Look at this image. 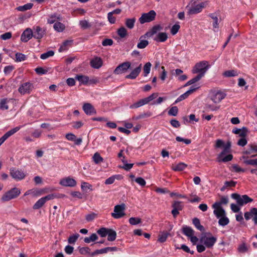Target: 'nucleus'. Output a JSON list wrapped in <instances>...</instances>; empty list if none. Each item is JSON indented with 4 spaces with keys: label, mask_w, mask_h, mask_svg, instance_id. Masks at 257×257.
<instances>
[{
    "label": "nucleus",
    "mask_w": 257,
    "mask_h": 257,
    "mask_svg": "<svg viewBox=\"0 0 257 257\" xmlns=\"http://www.w3.org/2000/svg\"><path fill=\"white\" fill-rule=\"evenodd\" d=\"M244 218L246 220L252 218L254 224H257V208H251L249 211L244 213Z\"/></svg>",
    "instance_id": "9"
},
{
    "label": "nucleus",
    "mask_w": 257,
    "mask_h": 257,
    "mask_svg": "<svg viewBox=\"0 0 257 257\" xmlns=\"http://www.w3.org/2000/svg\"><path fill=\"white\" fill-rule=\"evenodd\" d=\"M59 184L63 186L73 187L76 186V181L74 179L67 177L62 178Z\"/></svg>",
    "instance_id": "12"
},
{
    "label": "nucleus",
    "mask_w": 257,
    "mask_h": 257,
    "mask_svg": "<svg viewBox=\"0 0 257 257\" xmlns=\"http://www.w3.org/2000/svg\"><path fill=\"white\" fill-rule=\"evenodd\" d=\"M229 222V220L226 215L219 218L218 220V224L219 225L224 226L227 225Z\"/></svg>",
    "instance_id": "40"
},
{
    "label": "nucleus",
    "mask_w": 257,
    "mask_h": 257,
    "mask_svg": "<svg viewBox=\"0 0 257 257\" xmlns=\"http://www.w3.org/2000/svg\"><path fill=\"white\" fill-rule=\"evenodd\" d=\"M232 167V171H233L236 173H241L244 172L245 170L240 167L238 165L236 164H233L231 166Z\"/></svg>",
    "instance_id": "56"
},
{
    "label": "nucleus",
    "mask_w": 257,
    "mask_h": 257,
    "mask_svg": "<svg viewBox=\"0 0 257 257\" xmlns=\"http://www.w3.org/2000/svg\"><path fill=\"white\" fill-rule=\"evenodd\" d=\"M152 64L150 62H147L144 67V76L146 77L150 72Z\"/></svg>",
    "instance_id": "49"
},
{
    "label": "nucleus",
    "mask_w": 257,
    "mask_h": 257,
    "mask_svg": "<svg viewBox=\"0 0 257 257\" xmlns=\"http://www.w3.org/2000/svg\"><path fill=\"white\" fill-rule=\"evenodd\" d=\"M142 70V64H139L135 68H134L130 74L126 75L125 78L127 79H135L140 73Z\"/></svg>",
    "instance_id": "15"
},
{
    "label": "nucleus",
    "mask_w": 257,
    "mask_h": 257,
    "mask_svg": "<svg viewBox=\"0 0 257 257\" xmlns=\"http://www.w3.org/2000/svg\"><path fill=\"white\" fill-rule=\"evenodd\" d=\"M209 16L213 20V31L216 32L218 31V19L214 14H210Z\"/></svg>",
    "instance_id": "30"
},
{
    "label": "nucleus",
    "mask_w": 257,
    "mask_h": 257,
    "mask_svg": "<svg viewBox=\"0 0 257 257\" xmlns=\"http://www.w3.org/2000/svg\"><path fill=\"white\" fill-rule=\"evenodd\" d=\"M169 234V233H168V232H163V233H162L159 236L158 240L160 242H165L166 240V239H167Z\"/></svg>",
    "instance_id": "64"
},
{
    "label": "nucleus",
    "mask_w": 257,
    "mask_h": 257,
    "mask_svg": "<svg viewBox=\"0 0 257 257\" xmlns=\"http://www.w3.org/2000/svg\"><path fill=\"white\" fill-rule=\"evenodd\" d=\"M107 233V240L110 241H113L115 240L116 237V232L115 231L112 229L109 228V231Z\"/></svg>",
    "instance_id": "36"
},
{
    "label": "nucleus",
    "mask_w": 257,
    "mask_h": 257,
    "mask_svg": "<svg viewBox=\"0 0 257 257\" xmlns=\"http://www.w3.org/2000/svg\"><path fill=\"white\" fill-rule=\"evenodd\" d=\"M33 5L32 3H28L24 5V6H19L17 8V10L19 11L23 12L26 10H30Z\"/></svg>",
    "instance_id": "43"
},
{
    "label": "nucleus",
    "mask_w": 257,
    "mask_h": 257,
    "mask_svg": "<svg viewBox=\"0 0 257 257\" xmlns=\"http://www.w3.org/2000/svg\"><path fill=\"white\" fill-rule=\"evenodd\" d=\"M53 28L54 30L58 32H62L65 29V25L61 22H56L54 24Z\"/></svg>",
    "instance_id": "34"
},
{
    "label": "nucleus",
    "mask_w": 257,
    "mask_h": 257,
    "mask_svg": "<svg viewBox=\"0 0 257 257\" xmlns=\"http://www.w3.org/2000/svg\"><path fill=\"white\" fill-rule=\"evenodd\" d=\"M136 22V19L135 18L131 19H127L125 20V25L130 29H132L134 28L135 23Z\"/></svg>",
    "instance_id": "44"
},
{
    "label": "nucleus",
    "mask_w": 257,
    "mask_h": 257,
    "mask_svg": "<svg viewBox=\"0 0 257 257\" xmlns=\"http://www.w3.org/2000/svg\"><path fill=\"white\" fill-rule=\"evenodd\" d=\"M180 26L179 24L174 25L171 29V33L172 35H176L180 29Z\"/></svg>",
    "instance_id": "60"
},
{
    "label": "nucleus",
    "mask_w": 257,
    "mask_h": 257,
    "mask_svg": "<svg viewBox=\"0 0 257 257\" xmlns=\"http://www.w3.org/2000/svg\"><path fill=\"white\" fill-rule=\"evenodd\" d=\"M93 160L94 163L96 164L100 163V162H103V159L98 153H95L93 157Z\"/></svg>",
    "instance_id": "50"
},
{
    "label": "nucleus",
    "mask_w": 257,
    "mask_h": 257,
    "mask_svg": "<svg viewBox=\"0 0 257 257\" xmlns=\"http://www.w3.org/2000/svg\"><path fill=\"white\" fill-rule=\"evenodd\" d=\"M232 158L233 156L231 154H228L225 157H221L220 158H218V157H217V160L219 162H222L225 163L232 160Z\"/></svg>",
    "instance_id": "46"
},
{
    "label": "nucleus",
    "mask_w": 257,
    "mask_h": 257,
    "mask_svg": "<svg viewBox=\"0 0 257 257\" xmlns=\"http://www.w3.org/2000/svg\"><path fill=\"white\" fill-rule=\"evenodd\" d=\"M231 197L236 200L237 205L239 206H243L253 201V199L247 195H240L237 193H233L231 195Z\"/></svg>",
    "instance_id": "3"
},
{
    "label": "nucleus",
    "mask_w": 257,
    "mask_h": 257,
    "mask_svg": "<svg viewBox=\"0 0 257 257\" xmlns=\"http://www.w3.org/2000/svg\"><path fill=\"white\" fill-rule=\"evenodd\" d=\"M26 56L21 53H17L16 54V62H22L25 61L26 59Z\"/></svg>",
    "instance_id": "54"
},
{
    "label": "nucleus",
    "mask_w": 257,
    "mask_h": 257,
    "mask_svg": "<svg viewBox=\"0 0 257 257\" xmlns=\"http://www.w3.org/2000/svg\"><path fill=\"white\" fill-rule=\"evenodd\" d=\"M178 112V109L177 106L172 107L168 111V114L171 116H176Z\"/></svg>",
    "instance_id": "58"
},
{
    "label": "nucleus",
    "mask_w": 257,
    "mask_h": 257,
    "mask_svg": "<svg viewBox=\"0 0 257 257\" xmlns=\"http://www.w3.org/2000/svg\"><path fill=\"white\" fill-rule=\"evenodd\" d=\"M33 37L37 39H41L44 35L45 32L40 26L34 28Z\"/></svg>",
    "instance_id": "17"
},
{
    "label": "nucleus",
    "mask_w": 257,
    "mask_h": 257,
    "mask_svg": "<svg viewBox=\"0 0 257 257\" xmlns=\"http://www.w3.org/2000/svg\"><path fill=\"white\" fill-rule=\"evenodd\" d=\"M223 75L225 77H232L237 75V72L234 70H228L224 72Z\"/></svg>",
    "instance_id": "63"
},
{
    "label": "nucleus",
    "mask_w": 257,
    "mask_h": 257,
    "mask_svg": "<svg viewBox=\"0 0 257 257\" xmlns=\"http://www.w3.org/2000/svg\"><path fill=\"white\" fill-rule=\"evenodd\" d=\"M205 6L204 3H201L198 5L195 6L194 7L191 8L189 10V13L190 14H198L201 12L203 8Z\"/></svg>",
    "instance_id": "21"
},
{
    "label": "nucleus",
    "mask_w": 257,
    "mask_h": 257,
    "mask_svg": "<svg viewBox=\"0 0 257 257\" xmlns=\"http://www.w3.org/2000/svg\"><path fill=\"white\" fill-rule=\"evenodd\" d=\"M45 201L43 197L39 199L33 205L34 209H38L41 208L45 203Z\"/></svg>",
    "instance_id": "41"
},
{
    "label": "nucleus",
    "mask_w": 257,
    "mask_h": 257,
    "mask_svg": "<svg viewBox=\"0 0 257 257\" xmlns=\"http://www.w3.org/2000/svg\"><path fill=\"white\" fill-rule=\"evenodd\" d=\"M226 96V94L222 91H213L210 94V98L215 103H219Z\"/></svg>",
    "instance_id": "5"
},
{
    "label": "nucleus",
    "mask_w": 257,
    "mask_h": 257,
    "mask_svg": "<svg viewBox=\"0 0 257 257\" xmlns=\"http://www.w3.org/2000/svg\"><path fill=\"white\" fill-rule=\"evenodd\" d=\"M129 222L132 225H137L141 222V219L137 217H131L129 219Z\"/></svg>",
    "instance_id": "62"
},
{
    "label": "nucleus",
    "mask_w": 257,
    "mask_h": 257,
    "mask_svg": "<svg viewBox=\"0 0 257 257\" xmlns=\"http://www.w3.org/2000/svg\"><path fill=\"white\" fill-rule=\"evenodd\" d=\"M80 236V235L78 233H75L72 235H70L68 239V242L70 244H74L76 241V240L78 239L79 237Z\"/></svg>",
    "instance_id": "48"
},
{
    "label": "nucleus",
    "mask_w": 257,
    "mask_h": 257,
    "mask_svg": "<svg viewBox=\"0 0 257 257\" xmlns=\"http://www.w3.org/2000/svg\"><path fill=\"white\" fill-rule=\"evenodd\" d=\"M214 209L213 213L217 218L224 216L226 215L225 210L222 206H218V207H212Z\"/></svg>",
    "instance_id": "20"
},
{
    "label": "nucleus",
    "mask_w": 257,
    "mask_h": 257,
    "mask_svg": "<svg viewBox=\"0 0 257 257\" xmlns=\"http://www.w3.org/2000/svg\"><path fill=\"white\" fill-rule=\"evenodd\" d=\"M42 194V190L38 189H32L27 191L24 193V196H28L29 195H32L33 197L40 196Z\"/></svg>",
    "instance_id": "24"
},
{
    "label": "nucleus",
    "mask_w": 257,
    "mask_h": 257,
    "mask_svg": "<svg viewBox=\"0 0 257 257\" xmlns=\"http://www.w3.org/2000/svg\"><path fill=\"white\" fill-rule=\"evenodd\" d=\"M147 37L146 34L144 35L141 36L139 39V42L137 44V47L139 49H144L149 45V42L147 40H144Z\"/></svg>",
    "instance_id": "22"
},
{
    "label": "nucleus",
    "mask_w": 257,
    "mask_h": 257,
    "mask_svg": "<svg viewBox=\"0 0 257 257\" xmlns=\"http://www.w3.org/2000/svg\"><path fill=\"white\" fill-rule=\"evenodd\" d=\"M210 66L206 61H202L195 64L192 69V73H198V75L203 77Z\"/></svg>",
    "instance_id": "1"
},
{
    "label": "nucleus",
    "mask_w": 257,
    "mask_h": 257,
    "mask_svg": "<svg viewBox=\"0 0 257 257\" xmlns=\"http://www.w3.org/2000/svg\"><path fill=\"white\" fill-rule=\"evenodd\" d=\"M117 34L121 38L125 37L127 35L126 29L123 27L120 28L117 30Z\"/></svg>",
    "instance_id": "53"
},
{
    "label": "nucleus",
    "mask_w": 257,
    "mask_h": 257,
    "mask_svg": "<svg viewBox=\"0 0 257 257\" xmlns=\"http://www.w3.org/2000/svg\"><path fill=\"white\" fill-rule=\"evenodd\" d=\"M249 246L247 245L244 242L239 244L237 248V250L240 253H245L248 251Z\"/></svg>",
    "instance_id": "38"
},
{
    "label": "nucleus",
    "mask_w": 257,
    "mask_h": 257,
    "mask_svg": "<svg viewBox=\"0 0 257 257\" xmlns=\"http://www.w3.org/2000/svg\"><path fill=\"white\" fill-rule=\"evenodd\" d=\"M8 100L7 99H3L0 101V108L3 110H7L9 109L8 105Z\"/></svg>",
    "instance_id": "55"
},
{
    "label": "nucleus",
    "mask_w": 257,
    "mask_h": 257,
    "mask_svg": "<svg viewBox=\"0 0 257 257\" xmlns=\"http://www.w3.org/2000/svg\"><path fill=\"white\" fill-rule=\"evenodd\" d=\"M182 232L188 237L194 235V231L193 229L187 226H184L182 227Z\"/></svg>",
    "instance_id": "28"
},
{
    "label": "nucleus",
    "mask_w": 257,
    "mask_h": 257,
    "mask_svg": "<svg viewBox=\"0 0 257 257\" xmlns=\"http://www.w3.org/2000/svg\"><path fill=\"white\" fill-rule=\"evenodd\" d=\"M21 189L14 187L6 192L2 196V200L3 201H9L11 200L17 198L21 194Z\"/></svg>",
    "instance_id": "2"
},
{
    "label": "nucleus",
    "mask_w": 257,
    "mask_h": 257,
    "mask_svg": "<svg viewBox=\"0 0 257 257\" xmlns=\"http://www.w3.org/2000/svg\"><path fill=\"white\" fill-rule=\"evenodd\" d=\"M82 109L86 114L91 115L96 113V111L94 106L90 103H85L82 106Z\"/></svg>",
    "instance_id": "14"
},
{
    "label": "nucleus",
    "mask_w": 257,
    "mask_h": 257,
    "mask_svg": "<svg viewBox=\"0 0 257 257\" xmlns=\"http://www.w3.org/2000/svg\"><path fill=\"white\" fill-rule=\"evenodd\" d=\"M193 223L196 228L200 231L204 230V227L201 225L200 220L197 218L193 219Z\"/></svg>",
    "instance_id": "45"
},
{
    "label": "nucleus",
    "mask_w": 257,
    "mask_h": 257,
    "mask_svg": "<svg viewBox=\"0 0 257 257\" xmlns=\"http://www.w3.org/2000/svg\"><path fill=\"white\" fill-rule=\"evenodd\" d=\"M163 30V27L160 25H156L152 29L146 33V35L148 37H152L154 35H157Z\"/></svg>",
    "instance_id": "16"
},
{
    "label": "nucleus",
    "mask_w": 257,
    "mask_h": 257,
    "mask_svg": "<svg viewBox=\"0 0 257 257\" xmlns=\"http://www.w3.org/2000/svg\"><path fill=\"white\" fill-rule=\"evenodd\" d=\"M22 127V126H17V127H15V128H13V129H12V130L9 131L8 132H7L4 135V136L6 137V138L7 139H8L10 137H11V136L14 135V134H15L16 133L18 132L21 129V128Z\"/></svg>",
    "instance_id": "39"
},
{
    "label": "nucleus",
    "mask_w": 257,
    "mask_h": 257,
    "mask_svg": "<svg viewBox=\"0 0 257 257\" xmlns=\"http://www.w3.org/2000/svg\"><path fill=\"white\" fill-rule=\"evenodd\" d=\"M54 55V52L52 50H50L47 52L42 54L40 56V58L45 60L50 57L53 56Z\"/></svg>",
    "instance_id": "51"
},
{
    "label": "nucleus",
    "mask_w": 257,
    "mask_h": 257,
    "mask_svg": "<svg viewBox=\"0 0 257 257\" xmlns=\"http://www.w3.org/2000/svg\"><path fill=\"white\" fill-rule=\"evenodd\" d=\"M72 40H66L63 42L62 45L60 46L59 51L63 52L67 50L72 43Z\"/></svg>",
    "instance_id": "31"
},
{
    "label": "nucleus",
    "mask_w": 257,
    "mask_h": 257,
    "mask_svg": "<svg viewBox=\"0 0 257 257\" xmlns=\"http://www.w3.org/2000/svg\"><path fill=\"white\" fill-rule=\"evenodd\" d=\"M158 96V93H153L147 97L144 98L146 104L152 101Z\"/></svg>",
    "instance_id": "57"
},
{
    "label": "nucleus",
    "mask_w": 257,
    "mask_h": 257,
    "mask_svg": "<svg viewBox=\"0 0 257 257\" xmlns=\"http://www.w3.org/2000/svg\"><path fill=\"white\" fill-rule=\"evenodd\" d=\"M109 228H101L99 229H98L97 231V233L100 235L101 237H105L107 233H108Z\"/></svg>",
    "instance_id": "52"
},
{
    "label": "nucleus",
    "mask_w": 257,
    "mask_h": 257,
    "mask_svg": "<svg viewBox=\"0 0 257 257\" xmlns=\"http://www.w3.org/2000/svg\"><path fill=\"white\" fill-rule=\"evenodd\" d=\"M231 148V143L227 142L224 146L223 147L222 152L218 155V158H220L221 157L224 156L225 154L230 152Z\"/></svg>",
    "instance_id": "25"
},
{
    "label": "nucleus",
    "mask_w": 257,
    "mask_h": 257,
    "mask_svg": "<svg viewBox=\"0 0 257 257\" xmlns=\"http://www.w3.org/2000/svg\"><path fill=\"white\" fill-rule=\"evenodd\" d=\"M10 174L12 178L17 181L24 179L26 176L23 171L15 168L11 169Z\"/></svg>",
    "instance_id": "7"
},
{
    "label": "nucleus",
    "mask_w": 257,
    "mask_h": 257,
    "mask_svg": "<svg viewBox=\"0 0 257 257\" xmlns=\"http://www.w3.org/2000/svg\"><path fill=\"white\" fill-rule=\"evenodd\" d=\"M33 37V33L31 29L27 28L21 36V40L23 42H27Z\"/></svg>",
    "instance_id": "13"
},
{
    "label": "nucleus",
    "mask_w": 257,
    "mask_h": 257,
    "mask_svg": "<svg viewBox=\"0 0 257 257\" xmlns=\"http://www.w3.org/2000/svg\"><path fill=\"white\" fill-rule=\"evenodd\" d=\"M217 238L214 236L207 237L206 236H202L200 238V242L203 243L207 248L212 247L215 243Z\"/></svg>",
    "instance_id": "8"
},
{
    "label": "nucleus",
    "mask_w": 257,
    "mask_h": 257,
    "mask_svg": "<svg viewBox=\"0 0 257 257\" xmlns=\"http://www.w3.org/2000/svg\"><path fill=\"white\" fill-rule=\"evenodd\" d=\"M81 188L82 190H86L87 189L92 190V185L85 182H83L81 183Z\"/></svg>",
    "instance_id": "61"
},
{
    "label": "nucleus",
    "mask_w": 257,
    "mask_h": 257,
    "mask_svg": "<svg viewBox=\"0 0 257 257\" xmlns=\"http://www.w3.org/2000/svg\"><path fill=\"white\" fill-rule=\"evenodd\" d=\"M98 239V236L95 233H92L90 237H86L84 238V241L85 243H89L91 241H94Z\"/></svg>",
    "instance_id": "47"
},
{
    "label": "nucleus",
    "mask_w": 257,
    "mask_h": 257,
    "mask_svg": "<svg viewBox=\"0 0 257 257\" xmlns=\"http://www.w3.org/2000/svg\"><path fill=\"white\" fill-rule=\"evenodd\" d=\"M156 16V12L154 10H151L148 13L143 14L139 18V22L142 24L151 22L155 20Z\"/></svg>",
    "instance_id": "4"
},
{
    "label": "nucleus",
    "mask_w": 257,
    "mask_h": 257,
    "mask_svg": "<svg viewBox=\"0 0 257 257\" xmlns=\"http://www.w3.org/2000/svg\"><path fill=\"white\" fill-rule=\"evenodd\" d=\"M232 133L234 134L238 135L241 137H245L247 135V130L245 127H243L242 128H235L232 130Z\"/></svg>",
    "instance_id": "23"
},
{
    "label": "nucleus",
    "mask_w": 257,
    "mask_h": 257,
    "mask_svg": "<svg viewBox=\"0 0 257 257\" xmlns=\"http://www.w3.org/2000/svg\"><path fill=\"white\" fill-rule=\"evenodd\" d=\"M124 209L125 205L124 204L117 205L114 206V212L111 213V216L115 219L120 218L125 215Z\"/></svg>",
    "instance_id": "6"
},
{
    "label": "nucleus",
    "mask_w": 257,
    "mask_h": 257,
    "mask_svg": "<svg viewBox=\"0 0 257 257\" xmlns=\"http://www.w3.org/2000/svg\"><path fill=\"white\" fill-rule=\"evenodd\" d=\"M248 157L243 155L242 159L244 160V163L246 165H250L252 166H257V159H247Z\"/></svg>",
    "instance_id": "33"
},
{
    "label": "nucleus",
    "mask_w": 257,
    "mask_h": 257,
    "mask_svg": "<svg viewBox=\"0 0 257 257\" xmlns=\"http://www.w3.org/2000/svg\"><path fill=\"white\" fill-rule=\"evenodd\" d=\"M257 152V145H250L248 148L243 152L244 155H249Z\"/></svg>",
    "instance_id": "32"
},
{
    "label": "nucleus",
    "mask_w": 257,
    "mask_h": 257,
    "mask_svg": "<svg viewBox=\"0 0 257 257\" xmlns=\"http://www.w3.org/2000/svg\"><path fill=\"white\" fill-rule=\"evenodd\" d=\"M187 167V165L184 163H179V164L173 167V170L175 171H181L184 170Z\"/></svg>",
    "instance_id": "42"
},
{
    "label": "nucleus",
    "mask_w": 257,
    "mask_h": 257,
    "mask_svg": "<svg viewBox=\"0 0 257 257\" xmlns=\"http://www.w3.org/2000/svg\"><path fill=\"white\" fill-rule=\"evenodd\" d=\"M131 66L130 62H125L117 66L114 69L113 72L115 74H120L125 72Z\"/></svg>",
    "instance_id": "10"
},
{
    "label": "nucleus",
    "mask_w": 257,
    "mask_h": 257,
    "mask_svg": "<svg viewBox=\"0 0 257 257\" xmlns=\"http://www.w3.org/2000/svg\"><path fill=\"white\" fill-rule=\"evenodd\" d=\"M120 176L119 175L111 176L108 178H107L106 180H105L104 183L106 185L112 184L114 182L115 179L118 180L120 179Z\"/></svg>",
    "instance_id": "37"
},
{
    "label": "nucleus",
    "mask_w": 257,
    "mask_h": 257,
    "mask_svg": "<svg viewBox=\"0 0 257 257\" xmlns=\"http://www.w3.org/2000/svg\"><path fill=\"white\" fill-rule=\"evenodd\" d=\"M75 79L79 82L80 84L86 85L89 81V77L83 75H77Z\"/></svg>",
    "instance_id": "26"
},
{
    "label": "nucleus",
    "mask_w": 257,
    "mask_h": 257,
    "mask_svg": "<svg viewBox=\"0 0 257 257\" xmlns=\"http://www.w3.org/2000/svg\"><path fill=\"white\" fill-rule=\"evenodd\" d=\"M145 104H146V103L144 98H143L131 105L130 108L131 109L137 108Z\"/></svg>",
    "instance_id": "35"
},
{
    "label": "nucleus",
    "mask_w": 257,
    "mask_h": 257,
    "mask_svg": "<svg viewBox=\"0 0 257 257\" xmlns=\"http://www.w3.org/2000/svg\"><path fill=\"white\" fill-rule=\"evenodd\" d=\"M33 85L30 82L23 83L19 88L18 91L22 94H29L32 90Z\"/></svg>",
    "instance_id": "11"
},
{
    "label": "nucleus",
    "mask_w": 257,
    "mask_h": 257,
    "mask_svg": "<svg viewBox=\"0 0 257 257\" xmlns=\"http://www.w3.org/2000/svg\"><path fill=\"white\" fill-rule=\"evenodd\" d=\"M91 66L95 69H98L102 65V60L100 57H96L90 61Z\"/></svg>",
    "instance_id": "19"
},
{
    "label": "nucleus",
    "mask_w": 257,
    "mask_h": 257,
    "mask_svg": "<svg viewBox=\"0 0 257 257\" xmlns=\"http://www.w3.org/2000/svg\"><path fill=\"white\" fill-rule=\"evenodd\" d=\"M228 197L226 196H221L219 201L215 202L212 206V207H218V206H221L223 204H227L228 203Z\"/></svg>",
    "instance_id": "27"
},
{
    "label": "nucleus",
    "mask_w": 257,
    "mask_h": 257,
    "mask_svg": "<svg viewBox=\"0 0 257 257\" xmlns=\"http://www.w3.org/2000/svg\"><path fill=\"white\" fill-rule=\"evenodd\" d=\"M168 34L166 32H159L154 37L153 40L157 42H164L168 39Z\"/></svg>",
    "instance_id": "18"
},
{
    "label": "nucleus",
    "mask_w": 257,
    "mask_h": 257,
    "mask_svg": "<svg viewBox=\"0 0 257 257\" xmlns=\"http://www.w3.org/2000/svg\"><path fill=\"white\" fill-rule=\"evenodd\" d=\"M61 19L60 15L56 13L51 14L49 16L47 19V22L49 24H52L56 22L57 20H60Z\"/></svg>",
    "instance_id": "29"
},
{
    "label": "nucleus",
    "mask_w": 257,
    "mask_h": 257,
    "mask_svg": "<svg viewBox=\"0 0 257 257\" xmlns=\"http://www.w3.org/2000/svg\"><path fill=\"white\" fill-rule=\"evenodd\" d=\"M173 209H176L178 210H181L183 208V205L180 201H175L172 204Z\"/></svg>",
    "instance_id": "59"
}]
</instances>
